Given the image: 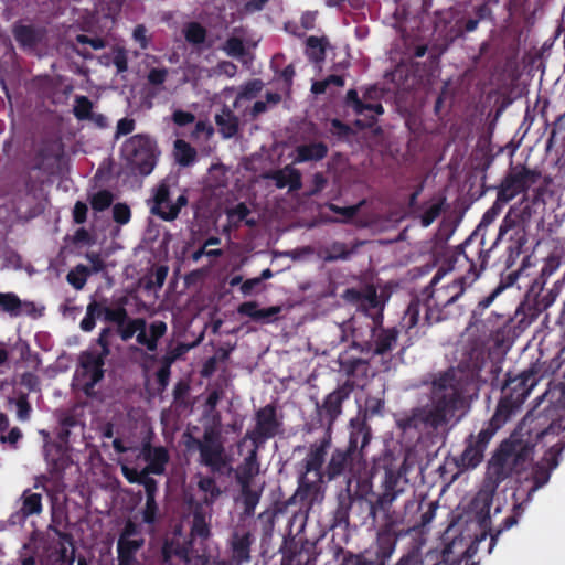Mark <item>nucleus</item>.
Instances as JSON below:
<instances>
[{"label": "nucleus", "mask_w": 565, "mask_h": 565, "mask_svg": "<svg viewBox=\"0 0 565 565\" xmlns=\"http://www.w3.org/2000/svg\"><path fill=\"white\" fill-rule=\"evenodd\" d=\"M500 372V362L483 354L471 358L465 365L461 363L440 372L431 382L430 404L413 409L399 422V427L404 430H437L466 407V395L471 390L478 391L481 383L498 385L495 380Z\"/></svg>", "instance_id": "1"}, {"label": "nucleus", "mask_w": 565, "mask_h": 565, "mask_svg": "<svg viewBox=\"0 0 565 565\" xmlns=\"http://www.w3.org/2000/svg\"><path fill=\"white\" fill-rule=\"evenodd\" d=\"M330 448V433L309 445L306 456L297 465V489L287 500L288 507L297 505L299 512L308 513L323 500L326 483L341 477H355L365 462L344 447L334 448L328 459Z\"/></svg>", "instance_id": "2"}, {"label": "nucleus", "mask_w": 565, "mask_h": 565, "mask_svg": "<svg viewBox=\"0 0 565 565\" xmlns=\"http://www.w3.org/2000/svg\"><path fill=\"white\" fill-rule=\"evenodd\" d=\"M408 488V479L401 468L385 467L380 492L375 502L370 505V516L373 521L379 512L383 513L384 518V523L379 529L372 546L374 557L371 559L375 565H386L395 552L398 541V534L395 531L397 522L391 509Z\"/></svg>", "instance_id": "3"}, {"label": "nucleus", "mask_w": 565, "mask_h": 565, "mask_svg": "<svg viewBox=\"0 0 565 565\" xmlns=\"http://www.w3.org/2000/svg\"><path fill=\"white\" fill-rule=\"evenodd\" d=\"M445 274L446 270L443 268L436 271L429 285L422 291L423 301L419 298L411 300L403 318L407 329L418 324L422 309L425 310L424 321L427 326L446 320L454 315L451 308L456 306L457 301L465 294L469 285L468 278L459 276L447 284L438 286Z\"/></svg>", "instance_id": "4"}, {"label": "nucleus", "mask_w": 565, "mask_h": 565, "mask_svg": "<svg viewBox=\"0 0 565 565\" xmlns=\"http://www.w3.org/2000/svg\"><path fill=\"white\" fill-rule=\"evenodd\" d=\"M500 362L502 360H494ZM495 380L498 385L488 383L493 390L499 388L501 392L494 414L492 415L493 422L504 426V424L521 408L531 391L536 386L541 379V367L537 363L531 364L526 370L519 373L508 371L504 379L500 380V374Z\"/></svg>", "instance_id": "5"}, {"label": "nucleus", "mask_w": 565, "mask_h": 565, "mask_svg": "<svg viewBox=\"0 0 565 565\" xmlns=\"http://www.w3.org/2000/svg\"><path fill=\"white\" fill-rule=\"evenodd\" d=\"M533 214V205L522 201L518 205H512L501 221L491 249L501 242L507 244L503 260L507 269H511L524 253V248L529 243V230Z\"/></svg>", "instance_id": "6"}, {"label": "nucleus", "mask_w": 565, "mask_h": 565, "mask_svg": "<svg viewBox=\"0 0 565 565\" xmlns=\"http://www.w3.org/2000/svg\"><path fill=\"white\" fill-rule=\"evenodd\" d=\"M522 267L509 271L507 275H501L499 285L486 297L478 301L477 306L471 311L469 327L476 328L483 334H493L504 327L510 317L503 313L492 311L487 318H483L488 308L493 303L494 299L507 288L513 286L520 276Z\"/></svg>", "instance_id": "7"}, {"label": "nucleus", "mask_w": 565, "mask_h": 565, "mask_svg": "<svg viewBox=\"0 0 565 565\" xmlns=\"http://www.w3.org/2000/svg\"><path fill=\"white\" fill-rule=\"evenodd\" d=\"M120 154L126 168L132 174L149 175L157 163V145L149 136L138 134L121 146Z\"/></svg>", "instance_id": "8"}, {"label": "nucleus", "mask_w": 565, "mask_h": 565, "mask_svg": "<svg viewBox=\"0 0 565 565\" xmlns=\"http://www.w3.org/2000/svg\"><path fill=\"white\" fill-rule=\"evenodd\" d=\"M553 270L554 267L551 263L544 265L541 275L533 280L525 294V299L520 308L530 321L535 320L548 309L559 295L561 286L558 282L553 284L551 288H545V276L551 275Z\"/></svg>", "instance_id": "9"}, {"label": "nucleus", "mask_w": 565, "mask_h": 565, "mask_svg": "<svg viewBox=\"0 0 565 565\" xmlns=\"http://www.w3.org/2000/svg\"><path fill=\"white\" fill-rule=\"evenodd\" d=\"M167 331L168 326L164 321L154 320L148 326L146 319L140 317H128L125 322H121L115 329V332L125 342L136 334L137 343L145 347L149 352L157 351L159 340L166 335Z\"/></svg>", "instance_id": "10"}, {"label": "nucleus", "mask_w": 565, "mask_h": 565, "mask_svg": "<svg viewBox=\"0 0 565 565\" xmlns=\"http://www.w3.org/2000/svg\"><path fill=\"white\" fill-rule=\"evenodd\" d=\"M186 447L199 450V462L207 467L212 473H221L226 467L225 448L217 429L212 427L205 428L202 439L189 435Z\"/></svg>", "instance_id": "11"}, {"label": "nucleus", "mask_w": 565, "mask_h": 565, "mask_svg": "<svg viewBox=\"0 0 565 565\" xmlns=\"http://www.w3.org/2000/svg\"><path fill=\"white\" fill-rule=\"evenodd\" d=\"M369 337L364 338L362 327H354L352 330L353 345L362 353L374 355H387L395 348L399 334L396 327L384 328L383 324L372 331V323H365Z\"/></svg>", "instance_id": "12"}, {"label": "nucleus", "mask_w": 565, "mask_h": 565, "mask_svg": "<svg viewBox=\"0 0 565 565\" xmlns=\"http://www.w3.org/2000/svg\"><path fill=\"white\" fill-rule=\"evenodd\" d=\"M503 427L490 418L477 436L472 434L466 439L462 454L456 459V466L461 470L475 469L483 460L484 451L494 434Z\"/></svg>", "instance_id": "13"}, {"label": "nucleus", "mask_w": 565, "mask_h": 565, "mask_svg": "<svg viewBox=\"0 0 565 565\" xmlns=\"http://www.w3.org/2000/svg\"><path fill=\"white\" fill-rule=\"evenodd\" d=\"M255 427L246 433L256 448L262 447L267 440L275 438L284 431L282 418L277 414L274 403L267 404L255 412Z\"/></svg>", "instance_id": "14"}, {"label": "nucleus", "mask_w": 565, "mask_h": 565, "mask_svg": "<svg viewBox=\"0 0 565 565\" xmlns=\"http://www.w3.org/2000/svg\"><path fill=\"white\" fill-rule=\"evenodd\" d=\"M382 90L376 86L366 87L362 97L359 96L356 89H349L344 97V105L351 108L356 116H365L369 119L367 127L376 124V116L384 114L383 105L381 104Z\"/></svg>", "instance_id": "15"}, {"label": "nucleus", "mask_w": 565, "mask_h": 565, "mask_svg": "<svg viewBox=\"0 0 565 565\" xmlns=\"http://www.w3.org/2000/svg\"><path fill=\"white\" fill-rule=\"evenodd\" d=\"M542 173L537 169H529L525 166L511 169L502 179L498 194L500 201H512L521 193H525L533 184L537 183Z\"/></svg>", "instance_id": "16"}, {"label": "nucleus", "mask_w": 565, "mask_h": 565, "mask_svg": "<svg viewBox=\"0 0 565 565\" xmlns=\"http://www.w3.org/2000/svg\"><path fill=\"white\" fill-rule=\"evenodd\" d=\"M353 390L354 382L347 380L342 385L329 393L321 404L319 402L316 403L320 423L321 425H327V433H330L334 422L341 415L342 404L350 397Z\"/></svg>", "instance_id": "17"}, {"label": "nucleus", "mask_w": 565, "mask_h": 565, "mask_svg": "<svg viewBox=\"0 0 565 565\" xmlns=\"http://www.w3.org/2000/svg\"><path fill=\"white\" fill-rule=\"evenodd\" d=\"M344 296L348 300L360 303V307L370 319L366 323H372V331L383 324L384 303L373 286H367L364 289L349 288L345 290Z\"/></svg>", "instance_id": "18"}, {"label": "nucleus", "mask_w": 565, "mask_h": 565, "mask_svg": "<svg viewBox=\"0 0 565 565\" xmlns=\"http://www.w3.org/2000/svg\"><path fill=\"white\" fill-rule=\"evenodd\" d=\"M188 204V196L181 194L174 203L170 199V188L166 182H161L154 190L152 198V206L150 212L163 221H174L181 209Z\"/></svg>", "instance_id": "19"}, {"label": "nucleus", "mask_w": 565, "mask_h": 565, "mask_svg": "<svg viewBox=\"0 0 565 565\" xmlns=\"http://www.w3.org/2000/svg\"><path fill=\"white\" fill-rule=\"evenodd\" d=\"M509 448V444H500L488 463L483 483L498 489L501 482L515 472L507 457Z\"/></svg>", "instance_id": "20"}, {"label": "nucleus", "mask_w": 565, "mask_h": 565, "mask_svg": "<svg viewBox=\"0 0 565 565\" xmlns=\"http://www.w3.org/2000/svg\"><path fill=\"white\" fill-rule=\"evenodd\" d=\"M337 500L338 504L333 512L332 526H348L350 511L354 505L365 508L367 510V514L370 515V505L375 502V500H366L362 494H359L358 492L352 493L349 488L340 492Z\"/></svg>", "instance_id": "21"}, {"label": "nucleus", "mask_w": 565, "mask_h": 565, "mask_svg": "<svg viewBox=\"0 0 565 565\" xmlns=\"http://www.w3.org/2000/svg\"><path fill=\"white\" fill-rule=\"evenodd\" d=\"M349 441L344 447L365 461L364 450L372 439L371 426L364 417H353L349 423Z\"/></svg>", "instance_id": "22"}, {"label": "nucleus", "mask_w": 565, "mask_h": 565, "mask_svg": "<svg viewBox=\"0 0 565 565\" xmlns=\"http://www.w3.org/2000/svg\"><path fill=\"white\" fill-rule=\"evenodd\" d=\"M140 457L147 465L143 467L146 473L162 476L166 473L170 461V455L164 446H152L150 440H143L140 449Z\"/></svg>", "instance_id": "23"}, {"label": "nucleus", "mask_w": 565, "mask_h": 565, "mask_svg": "<svg viewBox=\"0 0 565 565\" xmlns=\"http://www.w3.org/2000/svg\"><path fill=\"white\" fill-rule=\"evenodd\" d=\"M565 449V441H559L553 445L544 456V460L547 462V467L543 463H536L532 470L533 487L532 491H535L546 484L551 478V471L558 466V458L562 451Z\"/></svg>", "instance_id": "24"}, {"label": "nucleus", "mask_w": 565, "mask_h": 565, "mask_svg": "<svg viewBox=\"0 0 565 565\" xmlns=\"http://www.w3.org/2000/svg\"><path fill=\"white\" fill-rule=\"evenodd\" d=\"M104 353L84 352L81 355V366L84 371V375L89 376V380L84 385V392H89L104 379V365L105 358Z\"/></svg>", "instance_id": "25"}, {"label": "nucleus", "mask_w": 565, "mask_h": 565, "mask_svg": "<svg viewBox=\"0 0 565 565\" xmlns=\"http://www.w3.org/2000/svg\"><path fill=\"white\" fill-rule=\"evenodd\" d=\"M44 458L50 467V473H62L72 462L68 446L56 440L45 439Z\"/></svg>", "instance_id": "26"}, {"label": "nucleus", "mask_w": 565, "mask_h": 565, "mask_svg": "<svg viewBox=\"0 0 565 565\" xmlns=\"http://www.w3.org/2000/svg\"><path fill=\"white\" fill-rule=\"evenodd\" d=\"M447 210V199L444 194H437L424 201L412 214L422 227H429Z\"/></svg>", "instance_id": "27"}, {"label": "nucleus", "mask_w": 565, "mask_h": 565, "mask_svg": "<svg viewBox=\"0 0 565 565\" xmlns=\"http://www.w3.org/2000/svg\"><path fill=\"white\" fill-rule=\"evenodd\" d=\"M501 444H509V455L507 456L515 472L524 469L525 463L531 459L533 454V446L524 443L520 438H510L503 440Z\"/></svg>", "instance_id": "28"}, {"label": "nucleus", "mask_w": 565, "mask_h": 565, "mask_svg": "<svg viewBox=\"0 0 565 565\" xmlns=\"http://www.w3.org/2000/svg\"><path fill=\"white\" fill-rule=\"evenodd\" d=\"M237 312L241 316L250 318L255 322L270 323L278 319V315L281 312V307L271 306L259 309L256 301H246L238 306Z\"/></svg>", "instance_id": "29"}, {"label": "nucleus", "mask_w": 565, "mask_h": 565, "mask_svg": "<svg viewBox=\"0 0 565 565\" xmlns=\"http://www.w3.org/2000/svg\"><path fill=\"white\" fill-rule=\"evenodd\" d=\"M214 120L223 139H232L237 136L241 121L227 105L222 106L220 113L215 114Z\"/></svg>", "instance_id": "30"}, {"label": "nucleus", "mask_w": 565, "mask_h": 565, "mask_svg": "<svg viewBox=\"0 0 565 565\" xmlns=\"http://www.w3.org/2000/svg\"><path fill=\"white\" fill-rule=\"evenodd\" d=\"M0 309L11 317L33 315L35 305L32 301H22L14 292H0Z\"/></svg>", "instance_id": "31"}, {"label": "nucleus", "mask_w": 565, "mask_h": 565, "mask_svg": "<svg viewBox=\"0 0 565 565\" xmlns=\"http://www.w3.org/2000/svg\"><path fill=\"white\" fill-rule=\"evenodd\" d=\"M329 152L328 145L323 141H316L310 143H302L296 147L295 149V163H305L311 161H321L323 160Z\"/></svg>", "instance_id": "32"}, {"label": "nucleus", "mask_w": 565, "mask_h": 565, "mask_svg": "<svg viewBox=\"0 0 565 565\" xmlns=\"http://www.w3.org/2000/svg\"><path fill=\"white\" fill-rule=\"evenodd\" d=\"M268 178L275 181L278 189L289 186L290 191H298L302 188L301 172L289 164L282 169L271 171Z\"/></svg>", "instance_id": "33"}, {"label": "nucleus", "mask_w": 565, "mask_h": 565, "mask_svg": "<svg viewBox=\"0 0 565 565\" xmlns=\"http://www.w3.org/2000/svg\"><path fill=\"white\" fill-rule=\"evenodd\" d=\"M145 545L143 537L124 539L118 537L117 541V559L128 565H137V553Z\"/></svg>", "instance_id": "34"}, {"label": "nucleus", "mask_w": 565, "mask_h": 565, "mask_svg": "<svg viewBox=\"0 0 565 565\" xmlns=\"http://www.w3.org/2000/svg\"><path fill=\"white\" fill-rule=\"evenodd\" d=\"M495 491V488L483 483L482 488L477 492L471 501L472 510L479 516L481 523H484L490 519V510Z\"/></svg>", "instance_id": "35"}, {"label": "nucleus", "mask_w": 565, "mask_h": 565, "mask_svg": "<svg viewBox=\"0 0 565 565\" xmlns=\"http://www.w3.org/2000/svg\"><path fill=\"white\" fill-rule=\"evenodd\" d=\"M12 33L22 49H34L43 38L42 32L32 24L15 23Z\"/></svg>", "instance_id": "36"}, {"label": "nucleus", "mask_w": 565, "mask_h": 565, "mask_svg": "<svg viewBox=\"0 0 565 565\" xmlns=\"http://www.w3.org/2000/svg\"><path fill=\"white\" fill-rule=\"evenodd\" d=\"M362 244L363 242L355 241L351 247H348L345 243L335 241L332 242L329 246L324 247L321 250L320 256L327 263L347 260Z\"/></svg>", "instance_id": "37"}, {"label": "nucleus", "mask_w": 565, "mask_h": 565, "mask_svg": "<svg viewBox=\"0 0 565 565\" xmlns=\"http://www.w3.org/2000/svg\"><path fill=\"white\" fill-rule=\"evenodd\" d=\"M189 550L179 539H166L161 547V561L166 565H172L173 558L188 559Z\"/></svg>", "instance_id": "38"}, {"label": "nucleus", "mask_w": 565, "mask_h": 565, "mask_svg": "<svg viewBox=\"0 0 565 565\" xmlns=\"http://www.w3.org/2000/svg\"><path fill=\"white\" fill-rule=\"evenodd\" d=\"M226 217L230 224L234 227H239V225L244 222L248 227L256 226L255 218H248L250 214V209L247 206L245 202H239L232 207H226L225 210Z\"/></svg>", "instance_id": "39"}, {"label": "nucleus", "mask_w": 565, "mask_h": 565, "mask_svg": "<svg viewBox=\"0 0 565 565\" xmlns=\"http://www.w3.org/2000/svg\"><path fill=\"white\" fill-rule=\"evenodd\" d=\"M252 537L248 532L239 535L235 533L232 539V554L237 563L248 562L250 559Z\"/></svg>", "instance_id": "40"}, {"label": "nucleus", "mask_w": 565, "mask_h": 565, "mask_svg": "<svg viewBox=\"0 0 565 565\" xmlns=\"http://www.w3.org/2000/svg\"><path fill=\"white\" fill-rule=\"evenodd\" d=\"M126 305V297L119 298L116 306L114 307L106 306L102 302L103 319L106 322L114 323L116 327L121 324V322H125V320H127L129 317Z\"/></svg>", "instance_id": "41"}, {"label": "nucleus", "mask_w": 565, "mask_h": 565, "mask_svg": "<svg viewBox=\"0 0 565 565\" xmlns=\"http://www.w3.org/2000/svg\"><path fill=\"white\" fill-rule=\"evenodd\" d=\"M340 366L349 377L362 380L367 376L369 362L361 358L341 359Z\"/></svg>", "instance_id": "42"}, {"label": "nucleus", "mask_w": 565, "mask_h": 565, "mask_svg": "<svg viewBox=\"0 0 565 565\" xmlns=\"http://www.w3.org/2000/svg\"><path fill=\"white\" fill-rule=\"evenodd\" d=\"M198 489L204 493L203 503L211 507L222 494L216 480L211 476H199Z\"/></svg>", "instance_id": "43"}, {"label": "nucleus", "mask_w": 565, "mask_h": 565, "mask_svg": "<svg viewBox=\"0 0 565 565\" xmlns=\"http://www.w3.org/2000/svg\"><path fill=\"white\" fill-rule=\"evenodd\" d=\"M174 156L180 166L190 167L195 162L198 152L188 141L177 139L174 141Z\"/></svg>", "instance_id": "44"}, {"label": "nucleus", "mask_w": 565, "mask_h": 565, "mask_svg": "<svg viewBox=\"0 0 565 565\" xmlns=\"http://www.w3.org/2000/svg\"><path fill=\"white\" fill-rule=\"evenodd\" d=\"M182 33L185 41L196 47H201L207 38L206 29L199 22L192 21L183 26Z\"/></svg>", "instance_id": "45"}, {"label": "nucleus", "mask_w": 565, "mask_h": 565, "mask_svg": "<svg viewBox=\"0 0 565 565\" xmlns=\"http://www.w3.org/2000/svg\"><path fill=\"white\" fill-rule=\"evenodd\" d=\"M238 481L242 488L244 513L246 515H253L259 502L260 493L250 488V481L248 479L238 478Z\"/></svg>", "instance_id": "46"}, {"label": "nucleus", "mask_w": 565, "mask_h": 565, "mask_svg": "<svg viewBox=\"0 0 565 565\" xmlns=\"http://www.w3.org/2000/svg\"><path fill=\"white\" fill-rule=\"evenodd\" d=\"M142 522L148 526V532L153 533L157 523L161 519V513L156 499H146V503L140 511Z\"/></svg>", "instance_id": "47"}, {"label": "nucleus", "mask_w": 565, "mask_h": 565, "mask_svg": "<svg viewBox=\"0 0 565 565\" xmlns=\"http://www.w3.org/2000/svg\"><path fill=\"white\" fill-rule=\"evenodd\" d=\"M20 511L24 518L40 514L42 512V495L26 489L22 494V507Z\"/></svg>", "instance_id": "48"}, {"label": "nucleus", "mask_w": 565, "mask_h": 565, "mask_svg": "<svg viewBox=\"0 0 565 565\" xmlns=\"http://www.w3.org/2000/svg\"><path fill=\"white\" fill-rule=\"evenodd\" d=\"M103 318L102 302L93 299L86 308V315L82 319L79 327L84 332H90L96 327V320Z\"/></svg>", "instance_id": "49"}, {"label": "nucleus", "mask_w": 565, "mask_h": 565, "mask_svg": "<svg viewBox=\"0 0 565 565\" xmlns=\"http://www.w3.org/2000/svg\"><path fill=\"white\" fill-rule=\"evenodd\" d=\"M115 196L109 190H99L89 198V204L93 211L104 212L113 205Z\"/></svg>", "instance_id": "50"}, {"label": "nucleus", "mask_w": 565, "mask_h": 565, "mask_svg": "<svg viewBox=\"0 0 565 565\" xmlns=\"http://www.w3.org/2000/svg\"><path fill=\"white\" fill-rule=\"evenodd\" d=\"M383 409L384 399L374 396H367L365 399L364 409H360L356 417H364L365 422H367L369 418L381 415Z\"/></svg>", "instance_id": "51"}, {"label": "nucleus", "mask_w": 565, "mask_h": 565, "mask_svg": "<svg viewBox=\"0 0 565 565\" xmlns=\"http://www.w3.org/2000/svg\"><path fill=\"white\" fill-rule=\"evenodd\" d=\"M90 270L84 265H77L66 275L67 282L76 290H81L86 285Z\"/></svg>", "instance_id": "52"}, {"label": "nucleus", "mask_w": 565, "mask_h": 565, "mask_svg": "<svg viewBox=\"0 0 565 565\" xmlns=\"http://www.w3.org/2000/svg\"><path fill=\"white\" fill-rule=\"evenodd\" d=\"M222 50L227 56L242 58L247 55V49L241 38L230 36L223 44Z\"/></svg>", "instance_id": "53"}, {"label": "nucleus", "mask_w": 565, "mask_h": 565, "mask_svg": "<svg viewBox=\"0 0 565 565\" xmlns=\"http://www.w3.org/2000/svg\"><path fill=\"white\" fill-rule=\"evenodd\" d=\"M258 448L254 446V448L249 451L247 457L244 459L243 465V475L239 478L243 479H250L258 473L259 471V463H258V456H257Z\"/></svg>", "instance_id": "54"}, {"label": "nucleus", "mask_w": 565, "mask_h": 565, "mask_svg": "<svg viewBox=\"0 0 565 565\" xmlns=\"http://www.w3.org/2000/svg\"><path fill=\"white\" fill-rule=\"evenodd\" d=\"M93 113V103L87 96H77L73 114L78 120H87Z\"/></svg>", "instance_id": "55"}, {"label": "nucleus", "mask_w": 565, "mask_h": 565, "mask_svg": "<svg viewBox=\"0 0 565 565\" xmlns=\"http://www.w3.org/2000/svg\"><path fill=\"white\" fill-rule=\"evenodd\" d=\"M131 210L126 203H116L113 206V220L119 225H126L130 222Z\"/></svg>", "instance_id": "56"}, {"label": "nucleus", "mask_w": 565, "mask_h": 565, "mask_svg": "<svg viewBox=\"0 0 565 565\" xmlns=\"http://www.w3.org/2000/svg\"><path fill=\"white\" fill-rule=\"evenodd\" d=\"M518 523V518L516 515H510V516H507L502 523L500 524L499 529H497L494 532H491L489 535H490V545H489V553L492 552L493 547L495 546L497 544V541L500 536V534L503 532V531H507L509 529H511L513 525H515Z\"/></svg>", "instance_id": "57"}, {"label": "nucleus", "mask_w": 565, "mask_h": 565, "mask_svg": "<svg viewBox=\"0 0 565 565\" xmlns=\"http://www.w3.org/2000/svg\"><path fill=\"white\" fill-rule=\"evenodd\" d=\"M509 203L508 201H500V195L497 193V199L491 205L490 209L486 211L482 216L481 224L489 225L491 224L502 212L503 206Z\"/></svg>", "instance_id": "58"}, {"label": "nucleus", "mask_w": 565, "mask_h": 565, "mask_svg": "<svg viewBox=\"0 0 565 565\" xmlns=\"http://www.w3.org/2000/svg\"><path fill=\"white\" fill-rule=\"evenodd\" d=\"M17 416L20 420L25 422L30 419L32 407L28 399V395L22 394L15 402Z\"/></svg>", "instance_id": "59"}, {"label": "nucleus", "mask_w": 565, "mask_h": 565, "mask_svg": "<svg viewBox=\"0 0 565 565\" xmlns=\"http://www.w3.org/2000/svg\"><path fill=\"white\" fill-rule=\"evenodd\" d=\"M263 86L264 84L260 79H252L243 86L238 97L252 99L257 96V94L263 89Z\"/></svg>", "instance_id": "60"}, {"label": "nucleus", "mask_w": 565, "mask_h": 565, "mask_svg": "<svg viewBox=\"0 0 565 565\" xmlns=\"http://www.w3.org/2000/svg\"><path fill=\"white\" fill-rule=\"evenodd\" d=\"M75 42H76V44L83 45V46L89 45L90 49H93L95 51L104 49L107 44V42L103 38H99V36L90 38L86 34L76 35Z\"/></svg>", "instance_id": "61"}, {"label": "nucleus", "mask_w": 565, "mask_h": 565, "mask_svg": "<svg viewBox=\"0 0 565 565\" xmlns=\"http://www.w3.org/2000/svg\"><path fill=\"white\" fill-rule=\"evenodd\" d=\"M121 473L129 483L140 484L148 473L142 468L140 471L126 465L121 466Z\"/></svg>", "instance_id": "62"}, {"label": "nucleus", "mask_w": 565, "mask_h": 565, "mask_svg": "<svg viewBox=\"0 0 565 565\" xmlns=\"http://www.w3.org/2000/svg\"><path fill=\"white\" fill-rule=\"evenodd\" d=\"M327 207L331 212L342 215L344 217V221H349V220L353 218L360 210V205H350V206L341 207L333 203L327 204Z\"/></svg>", "instance_id": "63"}, {"label": "nucleus", "mask_w": 565, "mask_h": 565, "mask_svg": "<svg viewBox=\"0 0 565 565\" xmlns=\"http://www.w3.org/2000/svg\"><path fill=\"white\" fill-rule=\"evenodd\" d=\"M342 565H375L371 558L362 554L347 553L343 556Z\"/></svg>", "instance_id": "64"}]
</instances>
